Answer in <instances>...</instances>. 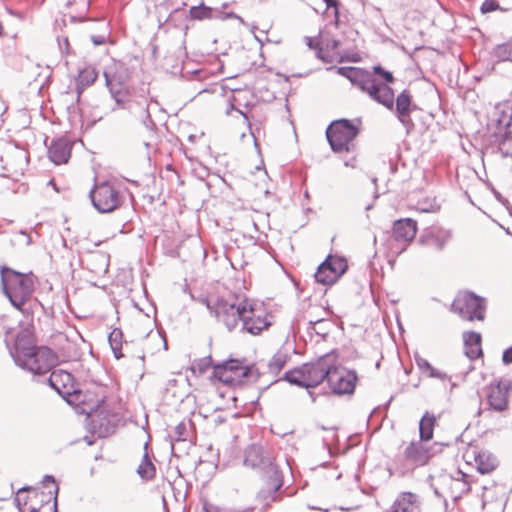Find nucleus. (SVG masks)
Here are the masks:
<instances>
[{"label":"nucleus","instance_id":"bb28decb","mask_svg":"<svg viewBox=\"0 0 512 512\" xmlns=\"http://www.w3.org/2000/svg\"><path fill=\"white\" fill-rule=\"evenodd\" d=\"M98 77V73L92 67L84 68L79 72L78 78L76 80V87L79 93L82 90L92 85Z\"/></svg>","mask_w":512,"mask_h":512},{"label":"nucleus","instance_id":"4be33fe9","mask_svg":"<svg viewBox=\"0 0 512 512\" xmlns=\"http://www.w3.org/2000/svg\"><path fill=\"white\" fill-rule=\"evenodd\" d=\"M248 310L251 313H245L242 321V329L253 335H258L262 330L266 329L270 323L261 316H256L255 310L251 305H248Z\"/></svg>","mask_w":512,"mask_h":512},{"label":"nucleus","instance_id":"ddd939ff","mask_svg":"<svg viewBox=\"0 0 512 512\" xmlns=\"http://www.w3.org/2000/svg\"><path fill=\"white\" fill-rule=\"evenodd\" d=\"M326 380L335 394L343 395L354 391L357 376L354 371L329 365Z\"/></svg>","mask_w":512,"mask_h":512},{"label":"nucleus","instance_id":"cd10ccee","mask_svg":"<svg viewBox=\"0 0 512 512\" xmlns=\"http://www.w3.org/2000/svg\"><path fill=\"white\" fill-rule=\"evenodd\" d=\"M475 463L478 471L482 474L490 473L496 467V459L487 452H480L475 455Z\"/></svg>","mask_w":512,"mask_h":512},{"label":"nucleus","instance_id":"473e14b6","mask_svg":"<svg viewBox=\"0 0 512 512\" xmlns=\"http://www.w3.org/2000/svg\"><path fill=\"white\" fill-rule=\"evenodd\" d=\"M288 358L289 357L286 352H276L268 363L269 372L272 374H278L284 368Z\"/></svg>","mask_w":512,"mask_h":512},{"label":"nucleus","instance_id":"423d86ee","mask_svg":"<svg viewBox=\"0 0 512 512\" xmlns=\"http://www.w3.org/2000/svg\"><path fill=\"white\" fill-rule=\"evenodd\" d=\"M89 196L93 206L100 213H110L119 208L123 202L119 189L110 181L96 184Z\"/></svg>","mask_w":512,"mask_h":512},{"label":"nucleus","instance_id":"09e8293b","mask_svg":"<svg viewBox=\"0 0 512 512\" xmlns=\"http://www.w3.org/2000/svg\"><path fill=\"white\" fill-rule=\"evenodd\" d=\"M505 145H506V140H504V141L500 144L499 149H500V151L502 152V154H503L505 157H507V156H509V151L504 149Z\"/></svg>","mask_w":512,"mask_h":512},{"label":"nucleus","instance_id":"9d476101","mask_svg":"<svg viewBox=\"0 0 512 512\" xmlns=\"http://www.w3.org/2000/svg\"><path fill=\"white\" fill-rule=\"evenodd\" d=\"M44 485L47 483L53 484V490L45 492H35V503L24 502L23 507H20V512H57V493L58 486L55 484V479L51 475H46L43 479Z\"/></svg>","mask_w":512,"mask_h":512},{"label":"nucleus","instance_id":"6ab92c4d","mask_svg":"<svg viewBox=\"0 0 512 512\" xmlns=\"http://www.w3.org/2000/svg\"><path fill=\"white\" fill-rule=\"evenodd\" d=\"M389 512H421L419 497L411 492H402L390 507Z\"/></svg>","mask_w":512,"mask_h":512},{"label":"nucleus","instance_id":"13d9d810","mask_svg":"<svg viewBox=\"0 0 512 512\" xmlns=\"http://www.w3.org/2000/svg\"><path fill=\"white\" fill-rule=\"evenodd\" d=\"M181 426H177V429H179V432H182V429H180Z\"/></svg>","mask_w":512,"mask_h":512},{"label":"nucleus","instance_id":"39448f33","mask_svg":"<svg viewBox=\"0 0 512 512\" xmlns=\"http://www.w3.org/2000/svg\"><path fill=\"white\" fill-rule=\"evenodd\" d=\"M329 365L321 358L314 363H307L285 373V380L300 387H316L326 380Z\"/></svg>","mask_w":512,"mask_h":512},{"label":"nucleus","instance_id":"c03bdc74","mask_svg":"<svg viewBox=\"0 0 512 512\" xmlns=\"http://www.w3.org/2000/svg\"><path fill=\"white\" fill-rule=\"evenodd\" d=\"M92 42L95 45H101L105 43V37L104 36H92L91 37Z\"/></svg>","mask_w":512,"mask_h":512},{"label":"nucleus","instance_id":"72a5a7b5","mask_svg":"<svg viewBox=\"0 0 512 512\" xmlns=\"http://www.w3.org/2000/svg\"><path fill=\"white\" fill-rule=\"evenodd\" d=\"M122 337H123L122 331L119 330V329H114L109 334V337H108L111 349H112V351L114 353V356L117 359H119V358H121L123 356L122 353H121Z\"/></svg>","mask_w":512,"mask_h":512},{"label":"nucleus","instance_id":"f03ea898","mask_svg":"<svg viewBox=\"0 0 512 512\" xmlns=\"http://www.w3.org/2000/svg\"><path fill=\"white\" fill-rule=\"evenodd\" d=\"M0 274L5 295L15 308L23 310L34 290L33 275L22 274L8 267H2Z\"/></svg>","mask_w":512,"mask_h":512},{"label":"nucleus","instance_id":"4d7b16f0","mask_svg":"<svg viewBox=\"0 0 512 512\" xmlns=\"http://www.w3.org/2000/svg\"><path fill=\"white\" fill-rule=\"evenodd\" d=\"M181 426H177V429H179V432H182V429H180Z\"/></svg>","mask_w":512,"mask_h":512},{"label":"nucleus","instance_id":"79ce46f5","mask_svg":"<svg viewBox=\"0 0 512 512\" xmlns=\"http://www.w3.org/2000/svg\"><path fill=\"white\" fill-rule=\"evenodd\" d=\"M69 41L67 38H64L62 41L59 40V47L62 51L69 53Z\"/></svg>","mask_w":512,"mask_h":512},{"label":"nucleus","instance_id":"de8ad7c7","mask_svg":"<svg viewBox=\"0 0 512 512\" xmlns=\"http://www.w3.org/2000/svg\"><path fill=\"white\" fill-rule=\"evenodd\" d=\"M326 3L327 8L335 7L337 8L338 2L337 0H324Z\"/></svg>","mask_w":512,"mask_h":512},{"label":"nucleus","instance_id":"f3484780","mask_svg":"<svg viewBox=\"0 0 512 512\" xmlns=\"http://www.w3.org/2000/svg\"><path fill=\"white\" fill-rule=\"evenodd\" d=\"M451 239V230L439 226H431L423 231L419 238V243L440 252L444 250L446 244Z\"/></svg>","mask_w":512,"mask_h":512},{"label":"nucleus","instance_id":"c9c22d12","mask_svg":"<svg viewBox=\"0 0 512 512\" xmlns=\"http://www.w3.org/2000/svg\"><path fill=\"white\" fill-rule=\"evenodd\" d=\"M27 492V489L26 488H22L20 489L18 492H17V495L15 497V502L18 506V508L20 509V507H23L24 505V502H28L30 503V501H32V503L36 504L35 503V499H34V493L36 491H32L31 494H29L28 496H25V493Z\"/></svg>","mask_w":512,"mask_h":512},{"label":"nucleus","instance_id":"864d4df0","mask_svg":"<svg viewBox=\"0 0 512 512\" xmlns=\"http://www.w3.org/2000/svg\"><path fill=\"white\" fill-rule=\"evenodd\" d=\"M421 211H424V212H428L429 211V208H426V207H421L420 208Z\"/></svg>","mask_w":512,"mask_h":512},{"label":"nucleus","instance_id":"5701e85b","mask_svg":"<svg viewBox=\"0 0 512 512\" xmlns=\"http://www.w3.org/2000/svg\"><path fill=\"white\" fill-rule=\"evenodd\" d=\"M465 355L469 359H476L482 355L480 333L470 331L463 333Z\"/></svg>","mask_w":512,"mask_h":512},{"label":"nucleus","instance_id":"412c9836","mask_svg":"<svg viewBox=\"0 0 512 512\" xmlns=\"http://www.w3.org/2000/svg\"><path fill=\"white\" fill-rule=\"evenodd\" d=\"M70 155L71 145L66 139L60 138L52 141L48 150V156L53 163L57 165L66 163Z\"/></svg>","mask_w":512,"mask_h":512},{"label":"nucleus","instance_id":"1a4fd4ad","mask_svg":"<svg viewBox=\"0 0 512 512\" xmlns=\"http://www.w3.org/2000/svg\"><path fill=\"white\" fill-rule=\"evenodd\" d=\"M105 84L108 88L111 98L115 103H121V97L128 95L131 91L127 85L130 79V71L123 63H114L104 71Z\"/></svg>","mask_w":512,"mask_h":512},{"label":"nucleus","instance_id":"2eb2a0df","mask_svg":"<svg viewBox=\"0 0 512 512\" xmlns=\"http://www.w3.org/2000/svg\"><path fill=\"white\" fill-rule=\"evenodd\" d=\"M5 343L16 364L18 363V356L27 355L37 348L29 329H20L15 335L8 334Z\"/></svg>","mask_w":512,"mask_h":512},{"label":"nucleus","instance_id":"f257e3e1","mask_svg":"<svg viewBox=\"0 0 512 512\" xmlns=\"http://www.w3.org/2000/svg\"><path fill=\"white\" fill-rule=\"evenodd\" d=\"M358 87L370 98L389 110H395V115L405 127L407 133L414 129L411 112L416 108L408 90H403L395 99L394 92L387 84L378 82L372 75H364L357 81Z\"/></svg>","mask_w":512,"mask_h":512},{"label":"nucleus","instance_id":"393cba45","mask_svg":"<svg viewBox=\"0 0 512 512\" xmlns=\"http://www.w3.org/2000/svg\"><path fill=\"white\" fill-rule=\"evenodd\" d=\"M222 364L227 368L231 366V370L236 374L235 378H237V384L242 383L244 378L252 377V374L255 372L254 367L246 366L243 362L236 359H230Z\"/></svg>","mask_w":512,"mask_h":512},{"label":"nucleus","instance_id":"ea45409f","mask_svg":"<svg viewBox=\"0 0 512 512\" xmlns=\"http://www.w3.org/2000/svg\"><path fill=\"white\" fill-rule=\"evenodd\" d=\"M210 364H211L210 358H204L199 361L197 366H198V369L200 372H204L206 370V368L210 366Z\"/></svg>","mask_w":512,"mask_h":512},{"label":"nucleus","instance_id":"5fc2aeb1","mask_svg":"<svg viewBox=\"0 0 512 512\" xmlns=\"http://www.w3.org/2000/svg\"><path fill=\"white\" fill-rule=\"evenodd\" d=\"M343 71H344V68H338V72H339L340 74H343Z\"/></svg>","mask_w":512,"mask_h":512},{"label":"nucleus","instance_id":"c756f323","mask_svg":"<svg viewBox=\"0 0 512 512\" xmlns=\"http://www.w3.org/2000/svg\"><path fill=\"white\" fill-rule=\"evenodd\" d=\"M213 376L224 384L237 385L236 374L231 370V367L227 368L222 363L214 366Z\"/></svg>","mask_w":512,"mask_h":512},{"label":"nucleus","instance_id":"7ed1b4c3","mask_svg":"<svg viewBox=\"0 0 512 512\" xmlns=\"http://www.w3.org/2000/svg\"><path fill=\"white\" fill-rule=\"evenodd\" d=\"M361 120L339 119L333 121L326 130L331 149L336 153L350 152L354 149V139L360 131Z\"/></svg>","mask_w":512,"mask_h":512},{"label":"nucleus","instance_id":"603ef678","mask_svg":"<svg viewBox=\"0 0 512 512\" xmlns=\"http://www.w3.org/2000/svg\"><path fill=\"white\" fill-rule=\"evenodd\" d=\"M337 45H338V41H337V40H333V41H332V47H333V48H336V47H337Z\"/></svg>","mask_w":512,"mask_h":512},{"label":"nucleus","instance_id":"6e6d98bb","mask_svg":"<svg viewBox=\"0 0 512 512\" xmlns=\"http://www.w3.org/2000/svg\"><path fill=\"white\" fill-rule=\"evenodd\" d=\"M365 209L366 210H370L371 209V205H368Z\"/></svg>","mask_w":512,"mask_h":512},{"label":"nucleus","instance_id":"4468645a","mask_svg":"<svg viewBox=\"0 0 512 512\" xmlns=\"http://www.w3.org/2000/svg\"><path fill=\"white\" fill-rule=\"evenodd\" d=\"M274 457L261 445L252 444L244 452L243 463L245 466L258 470L259 472L272 473L274 468Z\"/></svg>","mask_w":512,"mask_h":512},{"label":"nucleus","instance_id":"3c124183","mask_svg":"<svg viewBox=\"0 0 512 512\" xmlns=\"http://www.w3.org/2000/svg\"><path fill=\"white\" fill-rule=\"evenodd\" d=\"M79 354L77 352H74L73 354L69 355V358H77Z\"/></svg>","mask_w":512,"mask_h":512},{"label":"nucleus","instance_id":"20e7f679","mask_svg":"<svg viewBox=\"0 0 512 512\" xmlns=\"http://www.w3.org/2000/svg\"><path fill=\"white\" fill-rule=\"evenodd\" d=\"M203 302L206 304L210 313L213 314L217 320L225 325V327L231 331L238 323L243 321L245 313H251L248 310L247 301L240 302L238 299H217L215 302H211L208 299H204Z\"/></svg>","mask_w":512,"mask_h":512},{"label":"nucleus","instance_id":"a211bd4d","mask_svg":"<svg viewBox=\"0 0 512 512\" xmlns=\"http://www.w3.org/2000/svg\"><path fill=\"white\" fill-rule=\"evenodd\" d=\"M510 386L509 381H501L489 387L488 403L494 410L502 411L507 408Z\"/></svg>","mask_w":512,"mask_h":512},{"label":"nucleus","instance_id":"58836bf2","mask_svg":"<svg viewBox=\"0 0 512 512\" xmlns=\"http://www.w3.org/2000/svg\"><path fill=\"white\" fill-rule=\"evenodd\" d=\"M305 43L310 49H315L321 51L319 48V41L316 38L305 37Z\"/></svg>","mask_w":512,"mask_h":512},{"label":"nucleus","instance_id":"b1692460","mask_svg":"<svg viewBox=\"0 0 512 512\" xmlns=\"http://www.w3.org/2000/svg\"><path fill=\"white\" fill-rule=\"evenodd\" d=\"M72 381V375L65 371L53 372L48 378L49 385L60 395H70L71 391L67 389V383Z\"/></svg>","mask_w":512,"mask_h":512},{"label":"nucleus","instance_id":"2f4dec72","mask_svg":"<svg viewBox=\"0 0 512 512\" xmlns=\"http://www.w3.org/2000/svg\"><path fill=\"white\" fill-rule=\"evenodd\" d=\"M415 361L419 369L423 372L428 374L429 377L432 378H439V379H446L447 375L445 373H442L435 369L425 358H422L420 356L415 357Z\"/></svg>","mask_w":512,"mask_h":512},{"label":"nucleus","instance_id":"c85d7f7f","mask_svg":"<svg viewBox=\"0 0 512 512\" xmlns=\"http://www.w3.org/2000/svg\"><path fill=\"white\" fill-rule=\"evenodd\" d=\"M189 14L193 20L221 18L219 11H214L212 8L205 6L204 4L192 6L189 10Z\"/></svg>","mask_w":512,"mask_h":512},{"label":"nucleus","instance_id":"7c9ffc66","mask_svg":"<svg viewBox=\"0 0 512 512\" xmlns=\"http://www.w3.org/2000/svg\"><path fill=\"white\" fill-rule=\"evenodd\" d=\"M148 443H145V453L143 455L142 461L138 466L137 473L143 479H152L155 476V466L152 463L148 452H147Z\"/></svg>","mask_w":512,"mask_h":512},{"label":"nucleus","instance_id":"49530a36","mask_svg":"<svg viewBox=\"0 0 512 512\" xmlns=\"http://www.w3.org/2000/svg\"><path fill=\"white\" fill-rule=\"evenodd\" d=\"M95 258H96L97 260H99V261L103 262V264H104V266H105V267H104V271H106V269H107L106 257H105L104 255H102V254H97V255H95Z\"/></svg>","mask_w":512,"mask_h":512},{"label":"nucleus","instance_id":"9b49d317","mask_svg":"<svg viewBox=\"0 0 512 512\" xmlns=\"http://www.w3.org/2000/svg\"><path fill=\"white\" fill-rule=\"evenodd\" d=\"M121 100V103H115L112 111L116 109L128 110L144 126L148 127L152 123L148 99L145 96H134L131 90L128 95H123Z\"/></svg>","mask_w":512,"mask_h":512},{"label":"nucleus","instance_id":"e433bc0d","mask_svg":"<svg viewBox=\"0 0 512 512\" xmlns=\"http://www.w3.org/2000/svg\"><path fill=\"white\" fill-rule=\"evenodd\" d=\"M373 71L376 75H379L383 78V80L387 83H392L394 81V77L391 72L384 70L381 66H374Z\"/></svg>","mask_w":512,"mask_h":512},{"label":"nucleus","instance_id":"a19ab883","mask_svg":"<svg viewBox=\"0 0 512 512\" xmlns=\"http://www.w3.org/2000/svg\"><path fill=\"white\" fill-rule=\"evenodd\" d=\"M503 361L506 364L512 363V346L508 347L503 353Z\"/></svg>","mask_w":512,"mask_h":512},{"label":"nucleus","instance_id":"f704fd0d","mask_svg":"<svg viewBox=\"0 0 512 512\" xmlns=\"http://www.w3.org/2000/svg\"><path fill=\"white\" fill-rule=\"evenodd\" d=\"M512 56V46L508 43L498 45L495 48V57L499 61H510Z\"/></svg>","mask_w":512,"mask_h":512},{"label":"nucleus","instance_id":"8fccbe9b","mask_svg":"<svg viewBox=\"0 0 512 512\" xmlns=\"http://www.w3.org/2000/svg\"><path fill=\"white\" fill-rule=\"evenodd\" d=\"M224 18H236V19H239L240 21H242V18L239 17L238 15L234 14L233 12L226 13Z\"/></svg>","mask_w":512,"mask_h":512},{"label":"nucleus","instance_id":"dca6fc26","mask_svg":"<svg viewBox=\"0 0 512 512\" xmlns=\"http://www.w3.org/2000/svg\"><path fill=\"white\" fill-rule=\"evenodd\" d=\"M436 445L428 446L427 442L422 440L412 441L404 450V458L414 466H423L438 452L435 449Z\"/></svg>","mask_w":512,"mask_h":512},{"label":"nucleus","instance_id":"6e6552de","mask_svg":"<svg viewBox=\"0 0 512 512\" xmlns=\"http://www.w3.org/2000/svg\"><path fill=\"white\" fill-rule=\"evenodd\" d=\"M57 357L48 347H37L31 353L18 356L17 365L28 370L33 375H44L56 365Z\"/></svg>","mask_w":512,"mask_h":512},{"label":"nucleus","instance_id":"f8f14e48","mask_svg":"<svg viewBox=\"0 0 512 512\" xmlns=\"http://www.w3.org/2000/svg\"><path fill=\"white\" fill-rule=\"evenodd\" d=\"M347 270V263L345 259L337 256H328L322 262L316 273L315 280L323 285L334 284Z\"/></svg>","mask_w":512,"mask_h":512},{"label":"nucleus","instance_id":"a878e982","mask_svg":"<svg viewBox=\"0 0 512 512\" xmlns=\"http://www.w3.org/2000/svg\"><path fill=\"white\" fill-rule=\"evenodd\" d=\"M435 423L436 418L434 415L429 412L423 415L419 423L420 440L428 442L432 439Z\"/></svg>","mask_w":512,"mask_h":512},{"label":"nucleus","instance_id":"a18cd8bd","mask_svg":"<svg viewBox=\"0 0 512 512\" xmlns=\"http://www.w3.org/2000/svg\"><path fill=\"white\" fill-rule=\"evenodd\" d=\"M496 197H497V199H498L499 201H502V202H503V204L506 206V208H507V210H508L509 214H510V215H512V210H511V209H510V207L508 206V204H509L508 200H505V201H504V200H502V197H501V196H500V194H498V193H496Z\"/></svg>","mask_w":512,"mask_h":512},{"label":"nucleus","instance_id":"aec40b11","mask_svg":"<svg viewBox=\"0 0 512 512\" xmlns=\"http://www.w3.org/2000/svg\"><path fill=\"white\" fill-rule=\"evenodd\" d=\"M417 233V223L416 221L405 218L395 221L393 226V235L397 241H402L404 243L411 242Z\"/></svg>","mask_w":512,"mask_h":512},{"label":"nucleus","instance_id":"0eeeda50","mask_svg":"<svg viewBox=\"0 0 512 512\" xmlns=\"http://www.w3.org/2000/svg\"><path fill=\"white\" fill-rule=\"evenodd\" d=\"M451 310L464 320L482 321L485 318L486 301L472 292H460L454 299Z\"/></svg>","mask_w":512,"mask_h":512},{"label":"nucleus","instance_id":"4c0bfd02","mask_svg":"<svg viewBox=\"0 0 512 512\" xmlns=\"http://www.w3.org/2000/svg\"><path fill=\"white\" fill-rule=\"evenodd\" d=\"M497 8L498 3L495 0H485L481 5L480 10L483 14H486L495 11Z\"/></svg>","mask_w":512,"mask_h":512},{"label":"nucleus","instance_id":"37998d69","mask_svg":"<svg viewBox=\"0 0 512 512\" xmlns=\"http://www.w3.org/2000/svg\"><path fill=\"white\" fill-rule=\"evenodd\" d=\"M499 122L503 123L506 127H509L511 125V122H512V114L511 115L504 114L503 118L499 119Z\"/></svg>","mask_w":512,"mask_h":512}]
</instances>
